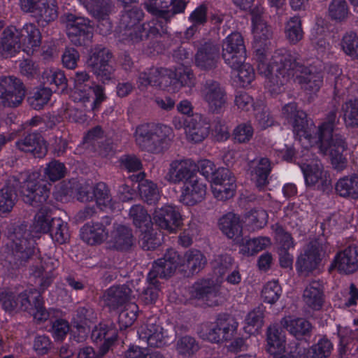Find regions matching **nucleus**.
Listing matches in <instances>:
<instances>
[{
  "label": "nucleus",
  "mask_w": 358,
  "mask_h": 358,
  "mask_svg": "<svg viewBox=\"0 0 358 358\" xmlns=\"http://www.w3.org/2000/svg\"><path fill=\"white\" fill-rule=\"evenodd\" d=\"M145 173L140 172L129 176L130 180L138 183L139 194L148 204H155L159 199V190L156 183L145 179Z\"/></svg>",
  "instance_id": "obj_27"
},
{
  "label": "nucleus",
  "mask_w": 358,
  "mask_h": 358,
  "mask_svg": "<svg viewBox=\"0 0 358 358\" xmlns=\"http://www.w3.org/2000/svg\"><path fill=\"white\" fill-rule=\"evenodd\" d=\"M285 343L286 338L282 329L276 325L269 326L266 331V351L270 355L276 354L285 350Z\"/></svg>",
  "instance_id": "obj_37"
},
{
  "label": "nucleus",
  "mask_w": 358,
  "mask_h": 358,
  "mask_svg": "<svg viewBox=\"0 0 358 358\" xmlns=\"http://www.w3.org/2000/svg\"><path fill=\"white\" fill-rule=\"evenodd\" d=\"M170 127L164 124L146 122L138 125L134 132L136 145L142 150L152 153L162 152L168 147Z\"/></svg>",
  "instance_id": "obj_7"
},
{
  "label": "nucleus",
  "mask_w": 358,
  "mask_h": 358,
  "mask_svg": "<svg viewBox=\"0 0 358 358\" xmlns=\"http://www.w3.org/2000/svg\"><path fill=\"white\" fill-rule=\"evenodd\" d=\"M219 289L213 281L210 279H200L196 280L189 289V294L191 299L201 301L208 306L217 305L216 298L218 295Z\"/></svg>",
  "instance_id": "obj_23"
},
{
  "label": "nucleus",
  "mask_w": 358,
  "mask_h": 358,
  "mask_svg": "<svg viewBox=\"0 0 358 358\" xmlns=\"http://www.w3.org/2000/svg\"><path fill=\"white\" fill-rule=\"evenodd\" d=\"M282 287L278 280L267 282L263 287L261 297L264 303L269 304L275 303L282 295Z\"/></svg>",
  "instance_id": "obj_54"
},
{
  "label": "nucleus",
  "mask_w": 358,
  "mask_h": 358,
  "mask_svg": "<svg viewBox=\"0 0 358 358\" xmlns=\"http://www.w3.org/2000/svg\"><path fill=\"white\" fill-rule=\"evenodd\" d=\"M185 262L192 275L198 273L205 266L207 260L205 255L199 250L191 249L185 255Z\"/></svg>",
  "instance_id": "obj_48"
},
{
  "label": "nucleus",
  "mask_w": 358,
  "mask_h": 358,
  "mask_svg": "<svg viewBox=\"0 0 358 358\" xmlns=\"http://www.w3.org/2000/svg\"><path fill=\"white\" fill-rule=\"evenodd\" d=\"M306 304L314 310H320L324 303V285L320 280L309 282L303 292Z\"/></svg>",
  "instance_id": "obj_30"
},
{
  "label": "nucleus",
  "mask_w": 358,
  "mask_h": 358,
  "mask_svg": "<svg viewBox=\"0 0 358 358\" xmlns=\"http://www.w3.org/2000/svg\"><path fill=\"white\" fill-rule=\"evenodd\" d=\"M203 98L208 109L215 114L223 112L227 101V93L220 84L215 80H207L202 90Z\"/></svg>",
  "instance_id": "obj_19"
},
{
  "label": "nucleus",
  "mask_w": 358,
  "mask_h": 358,
  "mask_svg": "<svg viewBox=\"0 0 358 358\" xmlns=\"http://www.w3.org/2000/svg\"><path fill=\"white\" fill-rule=\"evenodd\" d=\"M42 80L44 84L49 85L52 92H62L67 87V79L64 71L57 69H46L43 72Z\"/></svg>",
  "instance_id": "obj_38"
},
{
  "label": "nucleus",
  "mask_w": 358,
  "mask_h": 358,
  "mask_svg": "<svg viewBox=\"0 0 358 358\" xmlns=\"http://www.w3.org/2000/svg\"><path fill=\"white\" fill-rule=\"evenodd\" d=\"M140 232L141 247L144 250H153L161 244V234H157V232L155 231L153 226L151 229Z\"/></svg>",
  "instance_id": "obj_60"
},
{
  "label": "nucleus",
  "mask_w": 358,
  "mask_h": 358,
  "mask_svg": "<svg viewBox=\"0 0 358 358\" xmlns=\"http://www.w3.org/2000/svg\"><path fill=\"white\" fill-rule=\"evenodd\" d=\"M16 147L20 151L31 153L36 158H43L48 152L45 141L40 133L27 134L16 142Z\"/></svg>",
  "instance_id": "obj_26"
},
{
  "label": "nucleus",
  "mask_w": 358,
  "mask_h": 358,
  "mask_svg": "<svg viewBox=\"0 0 358 358\" xmlns=\"http://www.w3.org/2000/svg\"><path fill=\"white\" fill-rule=\"evenodd\" d=\"M34 13L39 21L46 23L54 21L58 17L56 0H39Z\"/></svg>",
  "instance_id": "obj_41"
},
{
  "label": "nucleus",
  "mask_w": 358,
  "mask_h": 358,
  "mask_svg": "<svg viewBox=\"0 0 358 358\" xmlns=\"http://www.w3.org/2000/svg\"><path fill=\"white\" fill-rule=\"evenodd\" d=\"M321 262L319 248L316 245H308L298 257L295 268L301 276H308L316 270Z\"/></svg>",
  "instance_id": "obj_22"
},
{
  "label": "nucleus",
  "mask_w": 358,
  "mask_h": 358,
  "mask_svg": "<svg viewBox=\"0 0 358 358\" xmlns=\"http://www.w3.org/2000/svg\"><path fill=\"white\" fill-rule=\"evenodd\" d=\"M92 17L97 20H105L111 13L113 0H79Z\"/></svg>",
  "instance_id": "obj_33"
},
{
  "label": "nucleus",
  "mask_w": 358,
  "mask_h": 358,
  "mask_svg": "<svg viewBox=\"0 0 358 358\" xmlns=\"http://www.w3.org/2000/svg\"><path fill=\"white\" fill-rule=\"evenodd\" d=\"M220 46H201L195 55V64L202 70L215 69L220 59Z\"/></svg>",
  "instance_id": "obj_28"
},
{
  "label": "nucleus",
  "mask_w": 358,
  "mask_h": 358,
  "mask_svg": "<svg viewBox=\"0 0 358 358\" xmlns=\"http://www.w3.org/2000/svg\"><path fill=\"white\" fill-rule=\"evenodd\" d=\"M66 168L64 163L53 159L46 164L44 169V176L50 181L56 182L64 178Z\"/></svg>",
  "instance_id": "obj_57"
},
{
  "label": "nucleus",
  "mask_w": 358,
  "mask_h": 358,
  "mask_svg": "<svg viewBox=\"0 0 358 358\" xmlns=\"http://www.w3.org/2000/svg\"><path fill=\"white\" fill-rule=\"evenodd\" d=\"M163 19L157 17L156 20H153L150 22L143 23L137 31L131 32L129 36L132 43H139L145 39L153 38L159 35V31L157 26L163 29Z\"/></svg>",
  "instance_id": "obj_34"
},
{
  "label": "nucleus",
  "mask_w": 358,
  "mask_h": 358,
  "mask_svg": "<svg viewBox=\"0 0 358 358\" xmlns=\"http://www.w3.org/2000/svg\"><path fill=\"white\" fill-rule=\"evenodd\" d=\"M22 45H37L41 43V34L33 24H27L20 29Z\"/></svg>",
  "instance_id": "obj_63"
},
{
  "label": "nucleus",
  "mask_w": 358,
  "mask_h": 358,
  "mask_svg": "<svg viewBox=\"0 0 358 358\" xmlns=\"http://www.w3.org/2000/svg\"><path fill=\"white\" fill-rule=\"evenodd\" d=\"M31 288L17 293L9 289L0 292V305L9 314L19 310H27L31 306Z\"/></svg>",
  "instance_id": "obj_16"
},
{
  "label": "nucleus",
  "mask_w": 358,
  "mask_h": 358,
  "mask_svg": "<svg viewBox=\"0 0 358 358\" xmlns=\"http://www.w3.org/2000/svg\"><path fill=\"white\" fill-rule=\"evenodd\" d=\"M275 239L281 252H286L291 248H294L295 243L292 234L285 231L280 224H276L275 228Z\"/></svg>",
  "instance_id": "obj_59"
},
{
  "label": "nucleus",
  "mask_w": 358,
  "mask_h": 358,
  "mask_svg": "<svg viewBox=\"0 0 358 358\" xmlns=\"http://www.w3.org/2000/svg\"><path fill=\"white\" fill-rule=\"evenodd\" d=\"M238 322L229 314L221 313L217 317L215 325L203 335V338L214 343L228 341L236 331Z\"/></svg>",
  "instance_id": "obj_13"
},
{
  "label": "nucleus",
  "mask_w": 358,
  "mask_h": 358,
  "mask_svg": "<svg viewBox=\"0 0 358 358\" xmlns=\"http://www.w3.org/2000/svg\"><path fill=\"white\" fill-rule=\"evenodd\" d=\"M287 331L299 341L307 342L311 337L313 326L303 318H296L287 322Z\"/></svg>",
  "instance_id": "obj_39"
},
{
  "label": "nucleus",
  "mask_w": 358,
  "mask_h": 358,
  "mask_svg": "<svg viewBox=\"0 0 358 358\" xmlns=\"http://www.w3.org/2000/svg\"><path fill=\"white\" fill-rule=\"evenodd\" d=\"M31 299L32 303L31 307H34V311L33 315L34 319L38 321H45L49 317V313L45 307V301L42 294L36 288H31Z\"/></svg>",
  "instance_id": "obj_52"
},
{
  "label": "nucleus",
  "mask_w": 358,
  "mask_h": 358,
  "mask_svg": "<svg viewBox=\"0 0 358 358\" xmlns=\"http://www.w3.org/2000/svg\"><path fill=\"white\" fill-rule=\"evenodd\" d=\"M349 7L345 0H332L329 6L328 15L331 20L341 22L349 15Z\"/></svg>",
  "instance_id": "obj_50"
},
{
  "label": "nucleus",
  "mask_w": 358,
  "mask_h": 358,
  "mask_svg": "<svg viewBox=\"0 0 358 358\" xmlns=\"http://www.w3.org/2000/svg\"><path fill=\"white\" fill-rule=\"evenodd\" d=\"M301 171L307 187H315L322 191L329 188L331 184L330 175L324 170L320 162L303 164L301 166Z\"/></svg>",
  "instance_id": "obj_18"
},
{
  "label": "nucleus",
  "mask_w": 358,
  "mask_h": 358,
  "mask_svg": "<svg viewBox=\"0 0 358 358\" xmlns=\"http://www.w3.org/2000/svg\"><path fill=\"white\" fill-rule=\"evenodd\" d=\"M112 217L104 216L100 221L88 222L80 229V238L87 244L96 245L102 243L108 236L107 227L111 224Z\"/></svg>",
  "instance_id": "obj_15"
},
{
  "label": "nucleus",
  "mask_w": 358,
  "mask_h": 358,
  "mask_svg": "<svg viewBox=\"0 0 358 358\" xmlns=\"http://www.w3.org/2000/svg\"><path fill=\"white\" fill-rule=\"evenodd\" d=\"M69 322L63 318H57L51 321V334L56 342H62L70 332Z\"/></svg>",
  "instance_id": "obj_62"
},
{
  "label": "nucleus",
  "mask_w": 358,
  "mask_h": 358,
  "mask_svg": "<svg viewBox=\"0 0 358 358\" xmlns=\"http://www.w3.org/2000/svg\"><path fill=\"white\" fill-rule=\"evenodd\" d=\"M222 56L226 64L232 70L240 68L245 64L247 57L246 46H221Z\"/></svg>",
  "instance_id": "obj_36"
},
{
  "label": "nucleus",
  "mask_w": 358,
  "mask_h": 358,
  "mask_svg": "<svg viewBox=\"0 0 358 358\" xmlns=\"http://www.w3.org/2000/svg\"><path fill=\"white\" fill-rule=\"evenodd\" d=\"M130 292V289L124 285L111 286L104 294L106 306L113 310L125 306L129 299Z\"/></svg>",
  "instance_id": "obj_29"
},
{
  "label": "nucleus",
  "mask_w": 358,
  "mask_h": 358,
  "mask_svg": "<svg viewBox=\"0 0 358 358\" xmlns=\"http://www.w3.org/2000/svg\"><path fill=\"white\" fill-rule=\"evenodd\" d=\"M233 71L236 74L235 81L242 87H248L255 78V70L249 63H245Z\"/></svg>",
  "instance_id": "obj_61"
},
{
  "label": "nucleus",
  "mask_w": 358,
  "mask_h": 358,
  "mask_svg": "<svg viewBox=\"0 0 358 358\" xmlns=\"http://www.w3.org/2000/svg\"><path fill=\"white\" fill-rule=\"evenodd\" d=\"M219 227L222 232L229 238L234 239L236 242L239 241L242 236L243 227L237 215L229 213L223 215L219 220Z\"/></svg>",
  "instance_id": "obj_31"
},
{
  "label": "nucleus",
  "mask_w": 358,
  "mask_h": 358,
  "mask_svg": "<svg viewBox=\"0 0 358 358\" xmlns=\"http://www.w3.org/2000/svg\"><path fill=\"white\" fill-rule=\"evenodd\" d=\"M268 215L262 208H253L245 215V223L249 229H262L268 222Z\"/></svg>",
  "instance_id": "obj_47"
},
{
  "label": "nucleus",
  "mask_w": 358,
  "mask_h": 358,
  "mask_svg": "<svg viewBox=\"0 0 358 358\" xmlns=\"http://www.w3.org/2000/svg\"><path fill=\"white\" fill-rule=\"evenodd\" d=\"M49 233L52 241L58 244L66 243L70 238L68 224L60 218H57L54 221V224Z\"/></svg>",
  "instance_id": "obj_55"
},
{
  "label": "nucleus",
  "mask_w": 358,
  "mask_h": 358,
  "mask_svg": "<svg viewBox=\"0 0 358 358\" xmlns=\"http://www.w3.org/2000/svg\"><path fill=\"white\" fill-rule=\"evenodd\" d=\"M143 15L144 13L141 8L134 7L122 13L120 18V24L124 29H131L143 19Z\"/></svg>",
  "instance_id": "obj_64"
},
{
  "label": "nucleus",
  "mask_w": 358,
  "mask_h": 358,
  "mask_svg": "<svg viewBox=\"0 0 358 358\" xmlns=\"http://www.w3.org/2000/svg\"><path fill=\"white\" fill-rule=\"evenodd\" d=\"M271 171V162L266 157H262L255 166H250V176L256 187L261 189L268 184V177Z\"/></svg>",
  "instance_id": "obj_35"
},
{
  "label": "nucleus",
  "mask_w": 358,
  "mask_h": 358,
  "mask_svg": "<svg viewBox=\"0 0 358 358\" xmlns=\"http://www.w3.org/2000/svg\"><path fill=\"white\" fill-rule=\"evenodd\" d=\"M236 243L240 245V253L249 257L255 255L265 249L270 243V240L266 237L245 239L241 236L239 241Z\"/></svg>",
  "instance_id": "obj_42"
},
{
  "label": "nucleus",
  "mask_w": 358,
  "mask_h": 358,
  "mask_svg": "<svg viewBox=\"0 0 358 358\" xmlns=\"http://www.w3.org/2000/svg\"><path fill=\"white\" fill-rule=\"evenodd\" d=\"M343 121L347 128L358 127V98L350 99L342 106Z\"/></svg>",
  "instance_id": "obj_49"
},
{
  "label": "nucleus",
  "mask_w": 358,
  "mask_h": 358,
  "mask_svg": "<svg viewBox=\"0 0 358 358\" xmlns=\"http://www.w3.org/2000/svg\"><path fill=\"white\" fill-rule=\"evenodd\" d=\"M138 83L142 87L151 85L171 93H176L182 87L194 86V76L190 69L183 66L176 67L173 70L152 66L139 73Z\"/></svg>",
  "instance_id": "obj_4"
},
{
  "label": "nucleus",
  "mask_w": 358,
  "mask_h": 358,
  "mask_svg": "<svg viewBox=\"0 0 358 358\" xmlns=\"http://www.w3.org/2000/svg\"><path fill=\"white\" fill-rule=\"evenodd\" d=\"M129 216L133 220L134 225L139 231L148 230L153 226L150 215L140 204L134 205L130 208Z\"/></svg>",
  "instance_id": "obj_45"
},
{
  "label": "nucleus",
  "mask_w": 358,
  "mask_h": 358,
  "mask_svg": "<svg viewBox=\"0 0 358 358\" xmlns=\"http://www.w3.org/2000/svg\"><path fill=\"white\" fill-rule=\"evenodd\" d=\"M99 47L94 46L93 48V46H90L87 64L92 67L95 74L103 80H109L115 71L111 64L113 55L105 46L102 48Z\"/></svg>",
  "instance_id": "obj_12"
},
{
  "label": "nucleus",
  "mask_w": 358,
  "mask_h": 358,
  "mask_svg": "<svg viewBox=\"0 0 358 358\" xmlns=\"http://www.w3.org/2000/svg\"><path fill=\"white\" fill-rule=\"evenodd\" d=\"M266 46H260L255 50V59L260 74L268 78L266 87L271 94H278L284 90V85L292 78L296 77L301 87L308 94H316L323 83L320 73H313L309 59L306 57L281 47L275 50L268 61Z\"/></svg>",
  "instance_id": "obj_1"
},
{
  "label": "nucleus",
  "mask_w": 358,
  "mask_h": 358,
  "mask_svg": "<svg viewBox=\"0 0 358 358\" xmlns=\"http://www.w3.org/2000/svg\"><path fill=\"white\" fill-rule=\"evenodd\" d=\"M336 192L343 197H358V174L341 178L335 185Z\"/></svg>",
  "instance_id": "obj_40"
},
{
  "label": "nucleus",
  "mask_w": 358,
  "mask_h": 358,
  "mask_svg": "<svg viewBox=\"0 0 358 358\" xmlns=\"http://www.w3.org/2000/svg\"><path fill=\"white\" fill-rule=\"evenodd\" d=\"M40 174L20 173L0 189V215L10 213L17 201V190L24 203L38 206L47 201L50 194V184L39 180Z\"/></svg>",
  "instance_id": "obj_3"
},
{
  "label": "nucleus",
  "mask_w": 358,
  "mask_h": 358,
  "mask_svg": "<svg viewBox=\"0 0 358 358\" xmlns=\"http://www.w3.org/2000/svg\"><path fill=\"white\" fill-rule=\"evenodd\" d=\"M336 121L337 110L334 109L327 113L325 121L319 126L316 133H313V139L317 138L320 150L329 156L334 169L342 171L348 163L343 155L347 149V143L343 136L333 134Z\"/></svg>",
  "instance_id": "obj_5"
},
{
  "label": "nucleus",
  "mask_w": 358,
  "mask_h": 358,
  "mask_svg": "<svg viewBox=\"0 0 358 358\" xmlns=\"http://www.w3.org/2000/svg\"><path fill=\"white\" fill-rule=\"evenodd\" d=\"M134 242L132 231L124 225H118L113 236V246L117 250H129Z\"/></svg>",
  "instance_id": "obj_44"
},
{
  "label": "nucleus",
  "mask_w": 358,
  "mask_h": 358,
  "mask_svg": "<svg viewBox=\"0 0 358 358\" xmlns=\"http://www.w3.org/2000/svg\"><path fill=\"white\" fill-rule=\"evenodd\" d=\"M55 220L56 217H52V210L43 206L35 215L32 224L16 222L8 227V237L12 241V250L6 257V261L13 268L25 266L29 259L36 257L41 264L33 266L34 275L41 278L46 273L40 257L37 241L42 234L49 233Z\"/></svg>",
  "instance_id": "obj_2"
},
{
  "label": "nucleus",
  "mask_w": 358,
  "mask_h": 358,
  "mask_svg": "<svg viewBox=\"0 0 358 358\" xmlns=\"http://www.w3.org/2000/svg\"><path fill=\"white\" fill-rule=\"evenodd\" d=\"M52 94L50 87H40L36 88L32 95L28 98L31 107L36 110L43 108L48 104Z\"/></svg>",
  "instance_id": "obj_51"
},
{
  "label": "nucleus",
  "mask_w": 358,
  "mask_h": 358,
  "mask_svg": "<svg viewBox=\"0 0 358 358\" xmlns=\"http://www.w3.org/2000/svg\"><path fill=\"white\" fill-rule=\"evenodd\" d=\"M117 337V329L112 323L101 322L93 328L91 333V339L99 346L101 355H105L109 351Z\"/></svg>",
  "instance_id": "obj_20"
},
{
  "label": "nucleus",
  "mask_w": 358,
  "mask_h": 358,
  "mask_svg": "<svg viewBox=\"0 0 358 358\" xmlns=\"http://www.w3.org/2000/svg\"><path fill=\"white\" fill-rule=\"evenodd\" d=\"M182 127L189 129L187 138L195 143L203 141L208 135V127H202L199 122H196V120L191 122L184 119L182 122H180L177 129Z\"/></svg>",
  "instance_id": "obj_46"
},
{
  "label": "nucleus",
  "mask_w": 358,
  "mask_h": 358,
  "mask_svg": "<svg viewBox=\"0 0 358 358\" xmlns=\"http://www.w3.org/2000/svg\"><path fill=\"white\" fill-rule=\"evenodd\" d=\"M153 220L157 227L170 234L176 232L182 224L179 209L173 205H165L155 209Z\"/></svg>",
  "instance_id": "obj_17"
},
{
  "label": "nucleus",
  "mask_w": 358,
  "mask_h": 358,
  "mask_svg": "<svg viewBox=\"0 0 358 358\" xmlns=\"http://www.w3.org/2000/svg\"><path fill=\"white\" fill-rule=\"evenodd\" d=\"M66 24V34L73 45H86L94 42L93 27L90 20L72 13H65L60 17Z\"/></svg>",
  "instance_id": "obj_9"
},
{
  "label": "nucleus",
  "mask_w": 358,
  "mask_h": 358,
  "mask_svg": "<svg viewBox=\"0 0 358 358\" xmlns=\"http://www.w3.org/2000/svg\"><path fill=\"white\" fill-rule=\"evenodd\" d=\"M200 348L199 342L195 338L185 336L180 338L176 344L178 353L182 356L190 357L194 355Z\"/></svg>",
  "instance_id": "obj_56"
},
{
  "label": "nucleus",
  "mask_w": 358,
  "mask_h": 358,
  "mask_svg": "<svg viewBox=\"0 0 358 358\" xmlns=\"http://www.w3.org/2000/svg\"><path fill=\"white\" fill-rule=\"evenodd\" d=\"M196 174V163L190 159H176L171 162L166 178L173 184L192 180Z\"/></svg>",
  "instance_id": "obj_21"
},
{
  "label": "nucleus",
  "mask_w": 358,
  "mask_h": 358,
  "mask_svg": "<svg viewBox=\"0 0 358 358\" xmlns=\"http://www.w3.org/2000/svg\"><path fill=\"white\" fill-rule=\"evenodd\" d=\"M138 310V306L136 303H127L118 315L120 328L122 329L131 327L137 319Z\"/></svg>",
  "instance_id": "obj_53"
},
{
  "label": "nucleus",
  "mask_w": 358,
  "mask_h": 358,
  "mask_svg": "<svg viewBox=\"0 0 358 358\" xmlns=\"http://www.w3.org/2000/svg\"><path fill=\"white\" fill-rule=\"evenodd\" d=\"M93 95L95 98L92 106L93 109H96L107 98L104 85L96 83L86 71L76 72L73 92L75 100L83 103L87 102Z\"/></svg>",
  "instance_id": "obj_8"
},
{
  "label": "nucleus",
  "mask_w": 358,
  "mask_h": 358,
  "mask_svg": "<svg viewBox=\"0 0 358 358\" xmlns=\"http://www.w3.org/2000/svg\"><path fill=\"white\" fill-rule=\"evenodd\" d=\"M25 96V88L20 79L15 76L0 78V100L4 107H17Z\"/></svg>",
  "instance_id": "obj_11"
},
{
  "label": "nucleus",
  "mask_w": 358,
  "mask_h": 358,
  "mask_svg": "<svg viewBox=\"0 0 358 358\" xmlns=\"http://www.w3.org/2000/svg\"><path fill=\"white\" fill-rule=\"evenodd\" d=\"M282 115L292 125L293 131L297 136L313 140L312 125H308L306 113L298 109L296 102L285 104L282 108Z\"/></svg>",
  "instance_id": "obj_10"
},
{
  "label": "nucleus",
  "mask_w": 358,
  "mask_h": 358,
  "mask_svg": "<svg viewBox=\"0 0 358 358\" xmlns=\"http://www.w3.org/2000/svg\"><path fill=\"white\" fill-rule=\"evenodd\" d=\"M336 271L341 275H350L358 271V246L350 245L338 251L331 261L329 271Z\"/></svg>",
  "instance_id": "obj_14"
},
{
  "label": "nucleus",
  "mask_w": 358,
  "mask_h": 358,
  "mask_svg": "<svg viewBox=\"0 0 358 358\" xmlns=\"http://www.w3.org/2000/svg\"><path fill=\"white\" fill-rule=\"evenodd\" d=\"M254 134V129L249 122L238 124L233 130L231 137L234 143H246Z\"/></svg>",
  "instance_id": "obj_58"
},
{
  "label": "nucleus",
  "mask_w": 358,
  "mask_h": 358,
  "mask_svg": "<svg viewBox=\"0 0 358 358\" xmlns=\"http://www.w3.org/2000/svg\"><path fill=\"white\" fill-rule=\"evenodd\" d=\"M192 180L184 185L180 201L185 205L192 206L201 202L206 194V182L196 175Z\"/></svg>",
  "instance_id": "obj_24"
},
{
  "label": "nucleus",
  "mask_w": 358,
  "mask_h": 358,
  "mask_svg": "<svg viewBox=\"0 0 358 358\" xmlns=\"http://www.w3.org/2000/svg\"><path fill=\"white\" fill-rule=\"evenodd\" d=\"M182 257L174 249H167L162 258L154 262L149 271L147 280L149 286L144 289L143 295L148 303H155L158 298L159 281L157 278L166 279L171 277L176 268L182 264Z\"/></svg>",
  "instance_id": "obj_6"
},
{
  "label": "nucleus",
  "mask_w": 358,
  "mask_h": 358,
  "mask_svg": "<svg viewBox=\"0 0 358 358\" xmlns=\"http://www.w3.org/2000/svg\"><path fill=\"white\" fill-rule=\"evenodd\" d=\"M333 349V345L326 336L320 338L310 348H302L303 358H327Z\"/></svg>",
  "instance_id": "obj_43"
},
{
  "label": "nucleus",
  "mask_w": 358,
  "mask_h": 358,
  "mask_svg": "<svg viewBox=\"0 0 358 358\" xmlns=\"http://www.w3.org/2000/svg\"><path fill=\"white\" fill-rule=\"evenodd\" d=\"M262 11L258 8H255L251 11L253 23V36L255 43L267 45L270 43L269 40L272 37V32L261 16Z\"/></svg>",
  "instance_id": "obj_32"
},
{
  "label": "nucleus",
  "mask_w": 358,
  "mask_h": 358,
  "mask_svg": "<svg viewBox=\"0 0 358 358\" xmlns=\"http://www.w3.org/2000/svg\"><path fill=\"white\" fill-rule=\"evenodd\" d=\"M141 340L146 342L152 348H162L166 341L163 327L157 323L156 318L149 319L147 323L138 330Z\"/></svg>",
  "instance_id": "obj_25"
}]
</instances>
